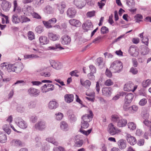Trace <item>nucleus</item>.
<instances>
[{
	"label": "nucleus",
	"instance_id": "obj_34",
	"mask_svg": "<svg viewBox=\"0 0 151 151\" xmlns=\"http://www.w3.org/2000/svg\"><path fill=\"white\" fill-rule=\"evenodd\" d=\"M26 106L25 104H22L19 105L17 108L18 111L22 113L24 112L26 109Z\"/></svg>",
	"mask_w": 151,
	"mask_h": 151
},
{
	"label": "nucleus",
	"instance_id": "obj_29",
	"mask_svg": "<svg viewBox=\"0 0 151 151\" xmlns=\"http://www.w3.org/2000/svg\"><path fill=\"white\" fill-rule=\"evenodd\" d=\"M97 64L100 68H101L104 66L105 63L104 61L103 58L100 57L98 58L96 60Z\"/></svg>",
	"mask_w": 151,
	"mask_h": 151
},
{
	"label": "nucleus",
	"instance_id": "obj_19",
	"mask_svg": "<svg viewBox=\"0 0 151 151\" xmlns=\"http://www.w3.org/2000/svg\"><path fill=\"white\" fill-rule=\"evenodd\" d=\"M71 41L70 37L68 35L63 36L61 39L62 44L64 45H67L70 44Z\"/></svg>",
	"mask_w": 151,
	"mask_h": 151
},
{
	"label": "nucleus",
	"instance_id": "obj_50",
	"mask_svg": "<svg viewBox=\"0 0 151 151\" xmlns=\"http://www.w3.org/2000/svg\"><path fill=\"white\" fill-rule=\"evenodd\" d=\"M55 115L56 119L58 120H61L63 117V114L60 112L56 113Z\"/></svg>",
	"mask_w": 151,
	"mask_h": 151
},
{
	"label": "nucleus",
	"instance_id": "obj_40",
	"mask_svg": "<svg viewBox=\"0 0 151 151\" xmlns=\"http://www.w3.org/2000/svg\"><path fill=\"white\" fill-rule=\"evenodd\" d=\"M151 83V80L147 79L146 81H143L142 83V86L144 88L148 86Z\"/></svg>",
	"mask_w": 151,
	"mask_h": 151
},
{
	"label": "nucleus",
	"instance_id": "obj_17",
	"mask_svg": "<svg viewBox=\"0 0 151 151\" xmlns=\"http://www.w3.org/2000/svg\"><path fill=\"white\" fill-rule=\"evenodd\" d=\"M102 93L103 94L106 96H110L112 91V89L110 87H105L102 88Z\"/></svg>",
	"mask_w": 151,
	"mask_h": 151
},
{
	"label": "nucleus",
	"instance_id": "obj_1",
	"mask_svg": "<svg viewBox=\"0 0 151 151\" xmlns=\"http://www.w3.org/2000/svg\"><path fill=\"white\" fill-rule=\"evenodd\" d=\"M93 115L92 111L89 110L88 114L83 115L81 117L82 119L81 122V129H80V131L81 133L86 135H88L91 132L92 129L91 128L86 131L83 129H86L89 126L88 123L91 121L93 118Z\"/></svg>",
	"mask_w": 151,
	"mask_h": 151
},
{
	"label": "nucleus",
	"instance_id": "obj_61",
	"mask_svg": "<svg viewBox=\"0 0 151 151\" xmlns=\"http://www.w3.org/2000/svg\"><path fill=\"white\" fill-rule=\"evenodd\" d=\"M148 38L147 37H144L142 39V42L146 45H148Z\"/></svg>",
	"mask_w": 151,
	"mask_h": 151
},
{
	"label": "nucleus",
	"instance_id": "obj_41",
	"mask_svg": "<svg viewBox=\"0 0 151 151\" xmlns=\"http://www.w3.org/2000/svg\"><path fill=\"white\" fill-rule=\"evenodd\" d=\"M20 22L22 23H23L24 22H29L30 21V19L22 15L20 16Z\"/></svg>",
	"mask_w": 151,
	"mask_h": 151
},
{
	"label": "nucleus",
	"instance_id": "obj_18",
	"mask_svg": "<svg viewBox=\"0 0 151 151\" xmlns=\"http://www.w3.org/2000/svg\"><path fill=\"white\" fill-rule=\"evenodd\" d=\"M117 144L118 147L120 149H124L126 147L127 142L125 139H119L118 141Z\"/></svg>",
	"mask_w": 151,
	"mask_h": 151
},
{
	"label": "nucleus",
	"instance_id": "obj_38",
	"mask_svg": "<svg viewBox=\"0 0 151 151\" xmlns=\"http://www.w3.org/2000/svg\"><path fill=\"white\" fill-rule=\"evenodd\" d=\"M75 146L76 147H79L83 145V142L82 140L79 139H76L75 141Z\"/></svg>",
	"mask_w": 151,
	"mask_h": 151
},
{
	"label": "nucleus",
	"instance_id": "obj_51",
	"mask_svg": "<svg viewBox=\"0 0 151 151\" xmlns=\"http://www.w3.org/2000/svg\"><path fill=\"white\" fill-rule=\"evenodd\" d=\"M129 72L133 75H135L137 73L138 71L136 68L132 67L130 69Z\"/></svg>",
	"mask_w": 151,
	"mask_h": 151
},
{
	"label": "nucleus",
	"instance_id": "obj_14",
	"mask_svg": "<svg viewBox=\"0 0 151 151\" xmlns=\"http://www.w3.org/2000/svg\"><path fill=\"white\" fill-rule=\"evenodd\" d=\"M27 93L31 96H37L39 95L40 91L39 90L34 88H30L28 89Z\"/></svg>",
	"mask_w": 151,
	"mask_h": 151
},
{
	"label": "nucleus",
	"instance_id": "obj_47",
	"mask_svg": "<svg viewBox=\"0 0 151 151\" xmlns=\"http://www.w3.org/2000/svg\"><path fill=\"white\" fill-rule=\"evenodd\" d=\"M69 118L70 122H75L77 119L76 117L74 114L69 115Z\"/></svg>",
	"mask_w": 151,
	"mask_h": 151
},
{
	"label": "nucleus",
	"instance_id": "obj_45",
	"mask_svg": "<svg viewBox=\"0 0 151 151\" xmlns=\"http://www.w3.org/2000/svg\"><path fill=\"white\" fill-rule=\"evenodd\" d=\"M101 33L103 34H105L108 33L109 32V29L105 26H103L101 30Z\"/></svg>",
	"mask_w": 151,
	"mask_h": 151
},
{
	"label": "nucleus",
	"instance_id": "obj_54",
	"mask_svg": "<svg viewBox=\"0 0 151 151\" xmlns=\"http://www.w3.org/2000/svg\"><path fill=\"white\" fill-rule=\"evenodd\" d=\"M28 37L29 39L30 40H32L34 39L35 36L33 33L31 31H29L28 32Z\"/></svg>",
	"mask_w": 151,
	"mask_h": 151
},
{
	"label": "nucleus",
	"instance_id": "obj_49",
	"mask_svg": "<svg viewBox=\"0 0 151 151\" xmlns=\"http://www.w3.org/2000/svg\"><path fill=\"white\" fill-rule=\"evenodd\" d=\"M31 15L34 18L37 19H41V17L38 13L34 12H32Z\"/></svg>",
	"mask_w": 151,
	"mask_h": 151
},
{
	"label": "nucleus",
	"instance_id": "obj_53",
	"mask_svg": "<svg viewBox=\"0 0 151 151\" xmlns=\"http://www.w3.org/2000/svg\"><path fill=\"white\" fill-rule=\"evenodd\" d=\"M147 100L146 99H141L139 102V104L142 106H144L147 103Z\"/></svg>",
	"mask_w": 151,
	"mask_h": 151
},
{
	"label": "nucleus",
	"instance_id": "obj_62",
	"mask_svg": "<svg viewBox=\"0 0 151 151\" xmlns=\"http://www.w3.org/2000/svg\"><path fill=\"white\" fill-rule=\"evenodd\" d=\"M89 68L91 70V73H94L96 72V69L94 66L90 65L89 66Z\"/></svg>",
	"mask_w": 151,
	"mask_h": 151
},
{
	"label": "nucleus",
	"instance_id": "obj_26",
	"mask_svg": "<svg viewBox=\"0 0 151 151\" xmlns=\"http://www.w3.org/2000/svg\"><path fill=\"white\" fill-rule=\"evenodd\" d=\"M58 106V104L55 101L52 100L50 101L48 107L50 109H55Z\"/></svg>",
	"mask_w": 151,
	"mask_h": 151
},
{
	"label": "nucleus",
	"instance_id": "obj_11",
	"mask_svg": "<svg viewBox=\"0 0 151 151\" xmlns=\"http://www.w3.org/2000/svg\"><path fill=\"white\" fill-rule=\"evenodd\" d=\"M35 127L36 129L42 130L46 127V123L44 121H39L35 124Z\"/></svg>",
	"mask_w": 151,
	"mask_h": 151
},
{
	"label": "nucleus",
	"instance_id": "obj_23",
	"mask_svg": "<svg viewBox=\"0 0 151 151\" xmlns=\"http://www.w3.org/2000/svg\"><path fill=\"white\" fill-rule=\"evenodd\" d=\"M56 6L58 7V10L61 14H63L64 11V9L66 7V4L65 3L62 2L61 3L57 4Z\"/></svg>",
	"mask_w": 151,
	"mask_h": 151
},
{
	"label": "nucleus",
	"instance_id": "obj_3",
	"mask_svg": "<svg viewBox=\"0 0 151 151\" xmlns=\"http://www.w3.org/2000/svg\"><path fill=\"white\" fill-rule=\"evenodd\" d=\"M122 63L120 61L116 60L111 63L109 68L113 73L119 72L122 69Z\"/></svg>",
	"mask_w": 151,
	"mask_h": 151
},
{
	"label": "nucleus",
	"instance_id": "obj_15",
	"mask_svg": "<svg viewBox=\"0 0 151 151\" xmlns=\"http://www.w3.org/2000/svg\"><path fill=\"white\" fill-rule=\"evenodd\" d=\"M74 4L79 9H82L86 4L85 0H74Z\"/></svg>",
	"mask_w": 151,
	"mask_h": 151
},
{
	"label": "nucleus",
	"instance_id": "obj_22",
	"mask_svg": "<svg viewBox=\"0 0 151 151\" xmlns=\"http://www.w3.org/2000/svg\"><path fill=\"white\" fill-rule=\"evenodd\" d=\"M11 20L12 22L15 24H17L20 22V16L19 17L17 14H13Z\"/></svg>",
	"mask_w": 151,
	"mask_h": 151
},
{
	"label": "nucleus",
	"instance_id": "obj_5",
	"mask_svg": "<svg viewBox=\"0 0 151 151\" xmlns=\"http://www.w3.org/2000/svg\"><path fill=\"white\" fill-rule=\"evenodd\" d=\"M120 96H125L124 102L126 103H130L132 101L134 96L132 93H128L124 92H121L119 93Z\"/></svg>",
	"mask_w": 151,
	"mask_h": 151
},
{
	"label": "nucleus",
	"instance_id": "obj_56",
	"mask_svg": "<svg viewBox=\"0 0 151 151\" xmlns=\"http://www.w3.org/2000/svg\"><path fill=\"white\" fill-rule=\"evenodd\" d=\"M95 11H92L88 12L86 14V16L89 17H91L95 15Z\"/></svg>",
	"mask_w": 151,
	"mask_h": 151
},
{
	"label": "nucleus",
	"instance_id": "obj_30",
	"mask_svg": "<svg viewBox=\"0 0 151 151\" xmlns=\"http://www.w3.org/2000/svg\"><path fill=\"white\" fill-rule=\"evenodd\" d=\"M60 127L63 131H67L68 129V125L67 123L64 121H61L60 124Z\"/></svg>",
	"mask_w": 151,
	"mask_h": 151
},
{
	"label": "nucleus",
	"instance_id": "obj_32",
	"mask_svg": "<svg viewBox=\"0 0 151 151\" xmlns=\"http://www.w3.org/2000/svg\"><path fill=\"white\" fill-rule=\"evenodd\" d=\"M7 137L5 134L0 132V142L2 143L5 142L6 141Z\"/></svg>",
	"mask_w": 151,
	"mask_h": 151
},
{
	"label": "nucleus",
	"instance_id": "obj_55",
	"mask_svg": "<svg viewBox=\"0 0 151 151\" xmlns=\"http://www.w3.org/2000/svg\"><path fill=\"white\" fill-rule=\"evenodd\" d=\"M110 70V69L109 70L107 68L106 69L105 74L109 78H111L112 76V72Z\"/></svg>",
	"mask_w": 151,
	"mask_h": 151
},
{
	"label": "nucleus",
	"instance_id": "obj_28",
	"mask_svg": "<svg viewBox=\"0 0 151 151\" xmlns=\"http://www.w3.org/2000/svg\"><path fill=\"white\" fill-rule=\"evenodd\" d=\"M39 40L40 43L41 45L46 44L48 43L49 40L47 37L44 36H41L40 37Z\"/></svg>",
	"mask_w": 151,
	"mask_h": 151
},
{
	"label": "nucleus",
	"instance_id": "obj_33",
	"mask_svg": "<svg viewBox=\"0 0 151 151\" xmlns=\"http://www.w3.org/2000/svg\"><path fill=\"white\" fill-rule=\"evenodd\" d=\"M80 83L82 86L87 88L89 87L91 84V82L88 80L83 82L82 79H81Z\"/></svg>",
	"mask_w": 151,
	"mask_h": 151
},
{
	"label": "nucleus",
	"instance_id": "obj_64",
	"mask_svg": "<svg viewBox=\"0 0 151 151\" xmlns=\"http://www.w3.org/2000/svg\"><path fill=\"white\" fill-rule=\"evenodd\" d=\"M93 73H88V78L90 80H93L95 78V76L93 75Z\"/></svg>",
	"mask_w": 151,
	"mask_h": 151
},
{
	"label": "nucleus",
	"instance_id": "obj_35",
	"mask_svg": "<svg viewBox=\"0 0 151 151\" xmlns=\"http://www.w3.org/2000/svg\"><path fill=\"white\" fill-rule=\"evenodd\" d=\"M11 143L12 145L16 146H20L22 144L20 141L17 139H14L12 140Z\"/></svg>",
	"mask_w": 151,
	"mask_h": 151
},
{
	"label": "nucleus",
	"instance_id": "obj_7",
	"mask_svg": "<svg viewBox=\"0 0 151 151\" xmlns=\"http://www.w3.org/2000/svg\"><path fill=\"white\" fill-rule=\"evenodd\" d=\"M15 122L21 128L25 129L27 127V123L20 117H18L15 119Z\"/></svg>",
	"mask_w": 151,
	"mask_h": 151
},
{
	"label": "nucleus",
	"instance_id": "obj_52",
	"mask_svg": "<svg viewBox=\"0 0 151 151\" xmlns=\"http://www.w3.org/2000/svg\"><path fill=\"white\" fill-rule=\"evenodd\" d=\"M113 84V82L110 79H107L104 83L105 85L107 86H111Z\"/></svg>",
	"mask_w": 151,
	"mask_h": 151
},
{
	"label": "nucleus",
	"instance_id": "obj_44",
	"mask_svg": "<svg viewBox=\"0 0 151 151\" xmlns=\"http://www.w3.org/2000/svg\"><path fill=\"white\" fill-rule=\"evenodd\" d=\"M102 38L103 37L101 36H98L97 37L95 38L93 40L92 42L95 43H99L101 41Z\"/></svg>",
	"mask_w": 151,
	"mask_h": 151
},
{
	"label": "nucleus",
	"instance_id": "obj_59",
	"mask_svg": "<svg viewBox=\"0 0 151 151\" xmlns=\"http://www.w3.org/2000/svg\"><path fill=\"white\" fill-rule=\"evenodd\" d=\"M48 21L50 25L52 26V25L56 23L57 20L55 18H53L49 20Z\"/></svg>",
	"mask_w": 151,
	"mask_h": 151
},
{
	"label": "nucleus",
	"instance_id": "obj_21",
	"mask_svg": "<svg viewBox=\"0 0 151 151\" xmlns=\"http://www.w3.org/2000/svg\"><path fill=\"white\" fill-rule=\"evenodd\" d=\"M126 136L127 140L130 145H134L136 143V141L135 137L128 134Z\"/></svg>",
	"mask_w": 151,
	"mask_h": 151
},
{
	"label": "nucleus",
	"instance_id": "obj_36",
	"mask_svg": "<svg viewBox=\"0 0 151 151\" xmlns=\"http://www.w3.org/2000/svg\"><path fill=\"white\" fill-rule=\"evenodd\" d=\"M129 128L132 130H134L136 129V125L134 122H129L127 124Z\"/></svg>",
	"mask_w": 151,
	"mask_h": 151
},
{
	"label": "nucleus",
	"instance_id": "obj_2",
	"mask_svg": "<svg viewBox=\"0 0 151 151\" xmlns=\"http://www.w3.org/2000/svg\"><path fill=\"white\" fill-rule=\"evenodd\" d=\"M1 66L3 69L6 70L8 72H14L17 73H19L23 68V65L21 63H17L14 64H8L3 63Z\"/></svg>",
	"mask_w": 151,
	"mask_h": 151
},
{
	"label": "nucleus",
	"instance_id": "obj_12",
	"mask_svg": "<svg viewBox=\"0 0 151 151\" xmlns=\"http://www.w3.org/2000/svg\"><path fill=\"white\" fill-rule=\"evenodd\" d=\"M82 27L83 29L86 32L88 30L93 29V25L90 20L87 21L85 23L82 25Z\"/></svg>",
	"mask_w": 151,
	"mask_h": 151
},
{
	"label": "nucleus",
	"instance_id": "obj_58",
	"mask_svg": "<svg viewBox=\"0 0 151 151\" xmlns=\"http://www.w3.org/2000/svg\"><path fill=\"white\" fill-rule=\"evenodd\" d=\"M132 62L133 64V66L135 67H136L138 65V63L137 59L134 58H133L132 59Z\"/></svg>",
	"mask_w": 151,
	"mask_h": 151
},
{
	"label": "nucleus",
	"instance_id": "obj_57",
	"mask_svg": "<svg viewBox=\"0 0 151 151\" xmlns=\"http://www.w3.org/2000/svg\"><path fill=\"white\" fill-rule=\"evenodd\" d=\"M35 31L38 33H41L43 31L42 27L41 26H38L36 27L35 29Z\"/></svg>",
	"mask_w": 151,
	"mask_h": 151
},
{
	"label": "nucleus",
	"instance_id": "obj_20",
	"mask_svg": "<svg viewBox=\"0 0 151 151\" xmlns=\"http://www.w3.org/2000/svg\"><path fill=\"white\" fill-rule=\"evenodd\" d=\"M49 62L51 66L55 69L59 70L61 68V64L54 60H49Z\"/></svg>",
	"mask_w": 151,
	"mask_h": 151
},
{
	"label": "nucleus",
	"instance_id": "obj_39",
	"mask_svg": "<svg viewBox=\"0 0 151 151\" xmlns=\"http://www.w3.org/2000/svg\"><path fill=\"white\" fill-rule=\"evenodd\" d=\"M45 11L47 13L50 14L53 12V9L50 6L47 5L45 7Z\"/></svg>",
	"mask_w": 151,
	"mask_h": 151
},
{
	"label": "nucleus",
	"instance_id": "obj_46",
	"mask_svg": "<svg viewBox=\"0 0 151 151\" xmlns=\"http://www.w3.org/2000/svg\"><path fill=\"white\" fill-rule=\"evenodd\" d=\"M127 4L130 8H131L134 5V0H127Z\"/></svg>",
	"mask_w": 151,
	"mask_h": 151
},
{
	"label": "nucleus",
	"instance_id": "obj_27",
	"mask_svg": "<svg viewBox=\"0 0 151 151\" xmlns=\"http://www.w3.org/2000/svg\"><path fill=\"white\" fill-rule=\"evenodd\" d=\"M65 101L67 103H69L73 101L74 96L71 94H66L64 96Z\"/></svg>",
	"mask_w": 151,
	"mask_h": 151
},
{
	"label": "nucleus",
	"instance_id": "obj_31",
	"mask_svg": "<svg viewBox=\"0 0 151 151\" xmlns=\"http://www.w3.org/2000/svg\"><path fill=\"white\" fill-rule=\"evenodd\" d=\"M49 38L51 40L55 41L57 40L59 38V36L56 34L52 33H50L48 34Z\"/></svg>",
	"mask_w": 151,
	"mask_h": 151
},
{
	"label": "nucleus",
	"instance_id": "obj_4",
	"mask_svg": "<svg viewBox=\"0 0 151 151\" xmlns=\"http://www.w3.org/2000/svg\"><path fill=\"white\" fill-rule=\"evenodd\" d=\"M111 118L112 121L117 122V125L118 127H124L127 124V121L126 119L121 118L117 115H112Z\"/></svg>",
	"mask_w": 151,
	"mask_h": 151
},
{
	"label": "nucleus",
	"instance_id": "obj_37",
	"mask_svg": "<svg viewBox=\"0 0 151 151\" xmlns=\"http://www.w3.org/2000/svg\"><path fill=\"white\" fill-rule=\"evenodd\" d=\"M50 50H55L57 49H59L60 50L64 49V48L61 47L60 44H56L55 47L50 46L48 47Z\"/></svg>",
	"mask_w": 151,
	"mask_h": 151
},
{
	"label": "nucleus",
	"instance_id": "obj_24",
	"mask_svg": "<svg viewBox=\"0 0 151 151\" xmlns=\"http://www.w3.org/2000/svg\"><path fill=\"white\" fill-rule=\"evenodd\" d=\"M69 22L71 25L76 27H79L81 25V22L75 19H71L69 20Z\"/></svg>",
	"mask_w": 151,
	"mask_h": 151
},
{
	"label": "nucleus",
	"instance_id": "obj_43",
	"mask_svg": "<svg viewBox=\"0 0 151 151\" xmlns=\"http://www.w3.org/2000/svg\"><path fill=\"white\" fill-rule=\"evenodd\" d=\"M3 128L4 130L8 134H9L10 133L11 130L9 128L8 125L6 124L4 125Z\"/></svg>",
	"mask_w": 151,
	"mask_h": 151
},
{
	"label": "nucleus",
	"instance_id": "obj_60",
	"mask_svg": "<svg viewBox=\"0 0 151 151\" xmlns=\"http://www.w3.org/2000/svg\"><path fill=\"white\" fill-rule=\"evenodd\" d=\"M54 151H65L64 148L62 147H55L53 149Z\"/></svg>",
	"mask_w": 151,
	"mask_h": 151
},
{
	"label": "nucleus",
	"instance_id": "obj_16",
	"mask_svg": "<svg viewBox=\"0 0 151 151\" xmlns=\"http://www.w3.org/2000/svg\"><path fill=\"white\" fill-rule=\"evenodd\" d=\"M76 11L75 9L73 7L69 8L67 12L68 16L70 18L74 17L76 15Z\"/></svg>",
	"mask_w": 151,
	"mask_h": 151
},
{
	"label": "nucleus",
	"instance_id": "obj_25",
	"mask_svg": "<svg viewBox=\"0 0 151 151\" xmlns=\"http://www.w3.org/2000/svg\"><path fill=\"white\" fill-rule=\"evenodd\" d=\"M13 12L15 13V14H17L21 11V8L20 7L18 6L17 1V0H14L13 2Z\"/></svg>",
	"mask_w": 151,
	"mask_h": 151
},
{
	"label": "nucleus",
	"instance_id": "obj_42",
	"mask_svg": "<svg viewBox=\"0 0 151 151\" xmlns=\"http://www.w3.org/2000/svg\"><path fill=\"white\" fill-rule=\"evenodd\" d=\"M36 105V102L34 101H32L28 104V106L29 109H32L35 107Z\"/></svg>",
	"mask_w": 151,
	"mask_h": 151
},
{
	"label": "nucleus",
	"instance_id": "obj_10",
	"mask_svg": "<svg viewBox=\"0 0 151 151\" xmlns=\"http://www.w3.org/2000/svg\"><path fill=\"white\" fill-rule=\"evenodd\" d=\"M129 52L131 56L135 57H137L139 53L137 47L134 45H132L129 47Z\"/></svg>",
	"mask_w": 151,
	"mask_h": 151
},
{
	"label": "nucleus",
	"instance_id": "obj_9",
	"mask_svg": "<svg viewBox=\"0 0 151 151\" xmlns=\"http://www.w3.org/2000/svg\"><path fill=\"white\" fill-rule=\"evenodd\" d=\"M137 88V86H134L131 82H129L125 84L124 87V90L125 91H132L134 92Z\"/></svg>",
	"mask_w": 151,
	"mask_h": 151
},
{
	"label": "nucleus",
	"instance_id": "obj_63",
	"mask_svg": "<svg viewBox=\"0 0 151 151\" xmlns=\"http://www.w3.org/2000/svg\"><path fill=\"white\" fill-rule=\"evenodd\" d=\"M41 75L42 76H44L45 77H48L50 76V74L49 72H42L40 73Z\"/></svg>",
	"mask_w": 151,
	"mask_h": 151
},
{
	"label": "nucleus",
	"instance_id": "obj_48",
	"mask_svg": "<svg viewBox=\"0 0 151 151\" xmlns=\"http://www.w3.org/2000/svg\"><path fill=\"white\" fill-rule=\"evenodd\" d=\"M42 23L47 28L49 29L53 27V26L50 24L49 21H43Z\"/></svg>",
	"mask_w": 151,
	"mask_h": 151
},
{
	"label": "nucleus",
	"instance_id": "obj_8",
	"mask_svg": "<svg viewBox=\"0 0 151 151\" xmlns=\"http://www.w3.org/2000/svg\"><path fill=\"white\" fill-rule=\"evenodd\" d=\"M55 89L53 85L47 83L41 87V91L43 93H46L50 91H52Z\"/></svg>",
	"mask_w": 151,
	"mask_h": 151
},
{
	"label": "nucleus",
	"instance_id": "obj_6",
	"mask_svg": "<svg viewBox=\"0 0 151 151\" xmlns=\"http://www.w3.org/2000/svg\"><path fill=\"white\" fill-rule=\"evenodd\" d=\"M108 132L111 135H114L118 134L120 131L112 123H110L108 126Z\"/></svg>",
	"mask_w": 151,
	"mask_h": 151
},
{
	"label": "nucleus",
	"instance_id": "obj_13",
	"mask_svg": "<svg viewBox=\"0 0 151 151\" xmlns=\"http://www.w3.org/2000/svg\"><path fill=\"white\" fill-rule=\"evenodd\" d=\"M22 11L24 14L28 16L31 15L34 10L32 6L27 5L24 7L22 9Z\"/></svg>",
	"mask_w": 151,
	"mask_h": 151
}]
</instances>
